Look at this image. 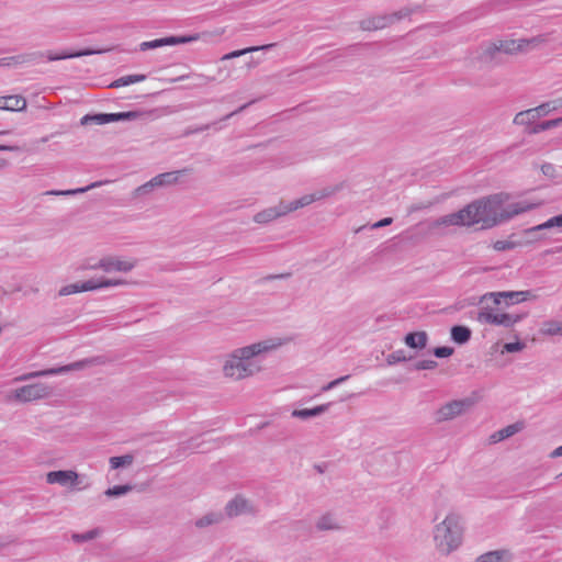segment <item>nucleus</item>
Here are the masks:
<instances>
[{"instance_id": "1", "label": "nucleus", "mask_w": 562, "mask_h": 562, "mask_svg": "<svg viewBox=\"0 0 562 562\" xmlns=\"http://www.w3.org/2000/svg\"><path fill=\"white\" fill-rule=\"evenodd\" d=\"M508 200V193L499 192L470 202L460 209L464 227L477 226L481 229H490L538 206L528 202L507 204Z\"/></svg>"}, {"instance_id": "2", "label": "nucleus", "mask_w": 562, "mask_h": 562, "mask_svg": "<svg viewBox=\"0 0 562 562\" xmlns=\"http://www.w3.org/2000/svg\"><path fill=\"white\" fill-rule=\"evenodd\" d=\"M288 342L280 337L268 338L236 348L225 356L222 372L233 381H243L263 371L261 357L276 351Z\"/></svg>"}, {"instance_id": "3", "label": "nucleus", "mask_w": 562, "mask_h": 562, "mask_svg": "<svg viewBox=\"0 0 562 562\" xmlns=\"http://www.w3.org/2000/svg\"><path fill=\"white\" fill-rule=\"evenodd\" d=\"M546 42V35L519 40L495 38L481 43L471 53V60L479 67H495L503 64L502 55H518L525 53L530 46L536 47Z\"/></svg>"}, {"instance_id": "4", "label": "nucleus", "mask_w": 562, "mask_h": 562, "mask_svg": "<svg viewBox=\"0 0 562 562\" xmlns=\"http://www.w3.org/2000/svg\"><path fill=\"white\" fill-rule=\"evenodd\" d=\"M464 518L454 510H450L445 518L432 528L435 549L441 555H449L457 551L463 542Z\"/></svg>"}, {"instance_id": "5", "label": "nucleus", "mask_w": 562, "mask_h": 562, "mask_svg": "<svg viewBox=\"0 0 562 562\" xmlns=\"http://www.w3.org/2000/svg\"><path fill=\"white\" fill-rule=\"evenodd\" d=\"M527 314H513L494 310L488 306L481 307L477 312L476 319L480 324L501 326L504 328H513L521 322Z\"/></svg>"}, {"instance_id": "6", "label": "nucleus", "mask_w": 562, "mask_h": 562, "mask_svg": "<svg viewBox=\"0 0 562 562\" xmlns=\"http://www.w3.org/2000/svg\"><path fill=\"white\" fill-rule=\"evenodd\" d=\"M413 10L409 8H402L398 11L387 14H380L364 18L360 21V29L363 31H378L391 26L397 21L411 16Z\"/></svg>"}, {"instance_id": "7", "label": "nucleus", "mask_w": 562, "mask_h": 562, "mask_svg": "<svg viewBox=\"0 0 562 562\" xmlns=\"http://www.w3.org/2000/svg\"><path fill=\"white\" fill-rule=\"evenodd\" d=\"M137 266V260L130 258L124 259L119 256H104L100 258L97 262L92 265H88L85 269L88 270H101L104 273L112 272H124L127 273L132 271Z\"/></svg>"}, {"instance_id": "8", "label": "nucleus", "mask_w": 562, "mask_h": 562, "mask_svg": "<svg viewBox=\"0 0 562 562\" xmlns=\"http://www.w3.org/2000/svg\"><path fill=\"white\" fill-rule=\"evenodd\" d=\"M223 513L225 518L234 519L239 516L255 517L258 515L259 509L254 501L243 494H236L225 504Z\"/></svg>"}, {"instance_id": "9", "label": "nucleus", "mask_w": 562, "mask_h": 562, "mask_svg": "<svg viewBox=\"0 0 562 562\" xmlns=\"http://www.w3.org/2000/svg\"><path fill=\"white\" fill-rule=\"evenodd\" d=\"M103 363H104V360L101 357H95V358L76 361L74 363L58 367V368H50V369H45V370H41V371L30 372V373L23 374L21 376H18L15 380L16 381H26V380L38 378V376L57 375V374L66 373L69 371L82 370L89 366L103 364Z\"/></svg>"}, {"instance_id": "10", "label": "nucleus", "mask_w": 562, "mask_h": 562, "mask_svg": "<svg viewBox=\"0 0 562 562\" xmlns=\"http://www.w3.org/2000/svg\"><path fill=\"white\" fill-rule=\"evenodd\" d=\"M224 33V30H217L213 33L204 32L201 34H193L189 36H168L164 38H157L153 41L143 42L139 44V49L142 52H146L148 49H155L167 45H177V44H186L191 43L201 38H204L207 35H216L221 36Z\"/></svg>"}, {"instance_id": "11", "label": "nucleus", "mask_w": 562, "mask_h": 562, "mask_svg": "<svg viewBox=\"0 0 562 562\" xmlns=\"http://www.w3.org/2000/svg\"><path fill=\"white\" fill-rule=\"evenodd\" d=\"M474 402L471 398L453 400L441 405L435 412V419L437 423H445L452 420L464 413H467Z\"/></svg>"}, {"instance_id": "12", "label": "nucleus", "mask_w": 562, "mask_h": 562, "mask_svg": "<svg viewBox=\"0 0 562 562\" xmlns=\"http://www.w3.org/2000/svg\"><path fill=\"white\" fill-rule=\"evenodd\" d=\"M53 387L46 383H33L23 385L13 392V397L18 402L27 403L44 400L53 394Z\"/></svg>"}, {"instance_id": "13", "label": "nucleus", "mask_w": 562, "mask_h": 562, "mask_svg": "<svg viewBox=\"0 0 562 562\" xmlns=\"http://www.w3.org/2000/svg\"><path fill=\"white\" fill-rule=\"evenodd\" d=\"M451 227H464L460 210L428 222V233L431 235H446Z\"/></svg>"}, {"instance_id": "14", "label": "nucleus", "mask_w": 562, "mask_h": 562, "mask_svg": "<svg viewBox=\"0 0 562 562\" xmlns=\"http://www.w3.org/2000/svg\"><path fill=\"white\" fill-rule=\"evenodd\" d=\"M46 483L49 485H59L70 490H81L79 487L81 480L75 470L49 471L45 475Z\"/></svg>"}, {"instance_id": "15", "label": "nucleus", "mask_w": 562, "mask_h": 562, "mask_svg": "<svg viewBox=\"0 0 562 562\" xmlns=\"http://www.w3.org/2000/svg\"><path fill=\"white\" fill-rule=\"evenodd\" d=\"M531 297L532 294L530 291L488 292L481 297L480 302L492 300L495 305H499L504 302L508 306L510 304L525 302Z\"/></svg>"}, {"instance_id": "16", "label": "nucleus", "mask_w": 562, "mask_h": 562, "mask_svg": "<svg viewBox=\"0 0 562 562\" xmlns=\"http://www.w3.org/2000/svg\"><path fill=\"white\" fill-rule=\"evenodd\" d=\"M128 284V282L124 279H89L87 281L80 282V288L82 292L95 291L108 288L123 286Z\"/></svg>"}, {"instance_id": "17", "label": "nucleus", "mask_w": 562, "mask_h": 562, "mask_svg": "<svg viewBox=\"0 0 562 562\" xmlns=\"http://www.w3.org/2000/svg\"><path fill=\"white\" fill-rule=\"evenodd\" d=\"M232 66H227V65H223V66H218L217 68V77H207L205 75H201V74H198V75H187V76H180L176 79H173V81H181L186 78H190V77H193L194 79H196V82L194 83V86H202V85H206L211 81H214L215 79H220V80H226L228 79L231 76H232Z\"/></svg>"}, {"instance_id": "18", "label": "nucleus", "mask_w": 562, "mask_h": 562, "mask_svg": "<svg viewBox=\"0 0 562 562\" xmlns=\"http://www.w3.org/2000/svg\"><path fill=\"white\" fill-rule=\"evenodd\" d=\"M109 49H90V48H87V49H82V50H77V52H67V50H64L59 54H56V53H53V52H48L46 54V58L48 61H57V60H63V59H68V58H77V57H82V56H90V55H95V54H102V53H105L108 52Z\"/></svg>"}, {"instance_id": "19", "label": "nucleus", "mask_w": 562, "mask_h": 562, "mask_svg": "<svg viewBox=\"0 0 562 562\" xmlns=\"http://www.w3.org/2000/svg\"><path fill=\"white\" fill-rule=\"evenodd\" d=\"M315 528L318 531H337L342 527L337 515L334 513H325L316 519Z\"/></svg>"}, {"instance_id": "20", "label": "nucleus", "mask_w": 562, "mask_h": 562, "mask_svg": "<svg viewBox=\"0 0 562 562\" xmlns=\"http://www.w3.org/2000/svg\"><path fill=\"white\" fill-rule=\"evenodd\" d=\"M44 57V53L42 52H34L29 54H21L16 56L11 57H4L0 58V67H11L16 66L21 64H27L32 63L34 60L41 59Z\"/></svg>"}, {"instance_id": "21", "label": "nucleus", "mask_w": 562, "mask_h": 562, "mask_svg": "<svg viewBox=\"0 0 562 562\" xmlns=\"http://www.w3.org/2000/svg\"><path fill=\"white\" fill-rule=\"evenodd\" d=\"M525 428V423L524 422H516L514 424H510L497 431H495L494 434H492L490 436V441L493 442V443H497V442H501L516 434H518L519 431H521L522 429Z\"/></svg>"}, {"instance_id": "22", "label": "nucleus", "mask_w": 562, "mask_h": 562, "mask_svg": "<svg viewBox=\"0 0 562 562\" xmlns=\"http://www.w3.org/2000/svg\"><path fill=\"white\" fill-rule=\"evenodd\" d=\"M539 334L543 337H562V319L550 318L541 323Z\"/></svg>"}, {"instance_id": "23", "label": "nucleus", "mask_w": 562, "mask_h": 562, "mask_svg": "<svg viewBox=\"0 0 562 562\" xmlns=\"http://www.w3.org/2000/svg\"><path fill=\"white\" fill-rule=\"evenodd\" d=\"M26 108V100L21 95L0 97V110L22 111Z\"/></svg>"}, {"instance_id": "24", "label": "nucleus", "mask_w": 562, "mask_h": 562, "mask_svg": "<svg viewBox=\"0 0 562 562\" xmlns=\"http://www.w3.org/2000/svg\"><path fill=\"white\" fill-rule=\"evenodd\" d=\"M187 171H188L187 169H182V170L159 173L154 177V180H155L156 186L159 188L173 186L179 182L180 177L182 175H184Z\"/></svg>"}, {"instance_id": "25", "label": "nucleus", "mask_w": 562, "mask_h": 562, "mask_svg": "<svg viewBox=\"0 0 562 562\" xmlns=\"http://www.w3.org/2000/svg\"><path fill=\"white\" fill-rule=\"evenodd\" d=\"M225 520L224 513L222 512H209L202 517L194 521V526L199 529H203L210 526L220 525Z\"/></svg>"}, {"instance_id": "26", "label": "nucleus", "mask_w": 562, "mask_h": 562, "mask_svg": "<svg viewBox=\"0 0 562 562\" xmlns=\"http://www.w3.org/2000/svg\"><path fill=\"white\" fill-rule=\"evenodd\" d=\"M539 115L536 111L535 108L532 109H528V110H525V111H520L518 112L514 120H513V123L515 125H520V126H533V124L539 120Z\"/></svg>"}, {"instance_id": "27", "label": "nucleus", "mask_w": 562, "mask_h": 562, "mask_svg": "<svg viewBox=\"0 0 562 562\" xmlns=\"http://www.w3.org/2000/svg\"><path fill=\"white\" fill-rule=\"evenodd\" d=\"M405 344L413 349H424L427 346L428 335L426 331L408 333L404 338Z\"/></svg>"}, {"instance_id": "28", "label": "nucleus", "mask_w": 562, "mask_h": 562, "mask_svg": "<svg viewBox=\"0 0 562 562\" xmlns=\"http://www.w3.org/2000/svg\"><path fill=\"white\" fill-rule=\"evenodd\" d=\"M330 406V403L322 404L313 408H303V409H294L292 412V417L307 419L311 417H316L327 412Z\"/></svg>"}, {"instance_id": "29", "label": "nucleus", "mask_w": 562, "mask_h": 562, "mask_svg": "<svg viewBox=\"0 0 562 562\" xmlns=\"http://www.w3.org/2000/svg\"><path fill=\"white\" fill-rule=\"evenodd\" d=\"M110 181L109 180H104V181H95V182H92L91 184L85 187V188H78V189H70V190H50V191H46L44 194L45 195H75V194H78V193H85L93 188H98V187H101L103 184H106L109 183Z\"/></svg>"}, {"instance_id": "30", "label": "nucleus", "mask_w": 562, "mask_h": 562, "mask_svg": "<svg viewBox=\"0 0 562 562\" xmlns=\"http://www.w3.org/2000/svg\"><path fill=\"white\" fill-rule=\"evenodd\" d=\"M273 46H276V44L272 43V44H266V45H261V46H251V47L234 50V52L223 55L221 57L220 61L224 63L226 60L237 58V57L244 56L248 53H252V52H257V50H267V49L272 48Z\"/></svg>"}, {"instance_id": "31", "label": "nucleus", "mask_w": 562, "mask_h": 562, "mask_svg": "<svg viewBox=\"0 0 562 562\" xmlns=\"http://www.w3.org/2000/svg\"><path fill=\"white\" fill-rule=\"evenodd\" d=\"M550 228H559L562 232V213L560 215L553 216L542 224L533 226L531 228L526 229V234H532L538 231H544Z\"/></svg>"}, {"instance_id": "32", "label": "nucleus", "mask_w": 562, "mask_h": 562, "mask_svg": "<svg viewBox=\"0 0 562 562\" xmlns=\"http://www.w3.org/2000/svg\"><path fill=\"white\" fill-rule=\"evenodd\" d=\"M471 334V329L467 326L457 325L451 328V339L459 345L468 342Z\"/></svg>"}, {"instance_id": "33", "label": "nucleus", "mask_w": 562, "mask_h": 562, "mask_svg": "<svg viewBox=\"0 0 562 562\" xmlns=\"http://www.w3.org/2000/svg\"><path fill=\"white\" fill-rule=\"evenodd\" d=\"M276 220H278V217L272 206L261 210L252 216V221L260 225L269 224Z\"/></svg>"}, {"instance_id": "34", "label": "nucleus", "mask_w": 562, "mask_h": 562, "mask_svg": "<svg viewBox=\"0 0 562 562\" xmlns=\"http://www.w3.org/2000/svg\"><path fill=\"white\" fill-rule=\"evenodd\" d=\"M562 108V98L544 102L538 106H536V111L541 119L542 116H547L551 112L558 111Z\"/></svg>"}, {"instance_id": "35", "label": "nucleus", "mask_w": 562, "mask_h": 562, "mask_svg": "<svg viewBox=\"0 0 562 562\" xmlns=\"http://www.w3.org/2000/svg\"><path fill=\"white\" fill-rule=\"evenodd\" d=\"M89 122H92L98 125H104L114 121V114L113 113H99L93 115H85L81 119V124H87Z\"/></svg>"}, {"instance_id": "36", "label": "nucleus", "mask_w": 562, "mask_h": 562, "mask_svg": "<svg viewBox=\"0 0 562 562\" xmlns=\"http://www.w3.org/2000/svg\"><path fill=\"white\" fill-rule=\"evenodd\" d=\"M561 124H562V116L558 117V119H553V120H549V121H544V122L535 124L533 126L530 127L528 133L529 134H539V133H541L543 131L558 127Z\"/></svg>"}, {"instance_id": "37", "label": "nucleus", "mask_w": 562, "mask_h": 562, "mask_svg": "<svg viewBox=\"0 0 562 562\" xmlns=\"http://www.w3.org/2000/svg\"><path fill=\"white\" fill-rule=\"evenodd\" d=\"M344 188V183H338L335 186H328L325 188H322L319 190L314 191L315 200L321 201L324 199H327L329 196L335 195L337 192L341 191Z\"/></svg>"}, {"instance_id": "38", "label": "nucleus", "mask_w": 562, "mask_h": 562, "mask_svg": "<svg viewBox=\"0 0 562 562\" xmlns=\"http://www.w3.org/2000/svg\"><path fill=\"white\" fill-rule=\"evenodd\" d=\"M145 79H146L145 75H130V76L121 77V78L114 80L110 85V87L111 88L125 87V86H128L131 83L142 82Z\"/></svg>"}, {"instance_id": "39", "label": "nucleus", "mask_w": 562, "mask_h": 562, "mask_svg": "<svg viewBox=\"0 0 562 562\" xmlns=\"http://www.w3.org/2000/svg\"><path fill=\"white\" fill-rule=\"evenodd\" d=\"M134 462V457L132 454H124L120 457H111L109 459V463L112 470H116L123 467H130Z\"/></svg>"}, {"instance_id": "40", "label": "nucleus", "mask_w": 562, "mask_h": 562, "mask_svg": "<svg viewBox=\"0 0 562 562\" xmlns=\"http://www.w3.org/2000/svg\"><path fill=\"white\" fill-rule=\"evenodd\" d=\"M507 555V551H491L480 555L475 562H504V558Z\"/></svg>"}, {"instance_id": "41", "label": "nucleus", "mask_w": 562, "mask_h": 562, "mask_svg": "<svg viewBox=\"0 0 562 562\" xmlns=\"http://www.w3.org/2000/svg\"><path fill=\"white\" fill-rule=\"evenodd\" d=\"M133 490V486L130 484L125 485H114L105 490L104 495L108 497H119L130 493Z\"/></svg>"}, {"instance_id": "42", "label": "nucleus", "mask_w": 562, "mask_h": 562, "mask_svg": "<svg viewBox=\"0 0 562 562\" xmlns=\"http://www.w3.org/2000/svg\"><path fill=\"white\" fill-rule=\"evenodd\" d=\"M272 207L276 211V215L278 218L294 212L292 201L291 202L280 201L278 204L273 205Z\"/></svg>"}, {"instance_id": "43", "label": "nucleus", "mask_w": 562, "mask_h": 562, "mask_svg": "<svg viewBox=\"0 0 562 562\" xmlns=\"http://www.w3.org/2000/svg\"><path fill=\"white\" fill-rule=\"evenodd\" d=\"M314 202H316V200H315V195L313 192L308 193V194H304L301 198L292 201L294 211L305 207V206H308Z\"/></svg>"}, {"instance_id": "44", "label": "nucleus", "mask_w": 562, "mask_h": 562, "mask_svg": "<svg viewBox=\"0 0 562 562\" xmlns=\"http://www.w3.org/2000/svg\"><path fill=\"white\" fill-rule=\"evenodd\" d=\"M157 188L158 187L156 186L154 178H151L146 183H144V184L139 186L138 188H136L135 191H134V195L135 196L147 195V194L151 193Z\"/></svg>"}, {"instance_id": "45", "label": "nucleus", "mask_w": 562, "mask_h": 562, "mask_svg": "<svg viewBox=\"0 0 562 562\" xmlns=\"http://www.w3.org/2000/svg\"><path fill=\"white\" fill-rule=\"evenodd\" d=\"M80 292H82V290L80 288V282H77V283H71V284L61 286L58 294L60 296H67V295H71V294H76V293H80Z\"/></svg>"}, {"instance_id": "46", "label": "nucleus", "mask_w": 562, "mask_h": 562, "mask_svg": "<svg viewBox=\"0 0 562 562\" xmlns=\"http://www.w3.org/2000/svg\"><path fill=\"white\" fill-rule=\"evenodd\" d=\"M114 114V121H131L136 120L142 116V113L136 111H128V112H121V113H113Z\"/></svg>"}, {"instance_id": "47", "label": "nucleus", "mask_w": 562, "mask_h": 562, "mask_svg": "<svg viewBox=\"0 0 562 562\" xmlns=\"http://www.w3.org/2000/svg\"><path fill=\"white\" fill-rule=\"evenodd\" d=\"M98 535H99V530L92 529L85 533H75L72 536V539L77 542H83V541H89V540L94 539L95 537H98Z\"/></svg>"}, {"instance_id": "48", "label": "nucleus", "mask_w": 562, "mask_h": 562, "mask_svg": "<svg viewBox=\"0 0 562 562\" xmlns=\"http://www.w3.org/2000/svg\"><path fill=\"white\" fill-rule=\"evenodd\" d=\"M526 347V344L522 341H515V342H506L503 347L502 352H518L524 350Z\"/></svg>"}, {"instance_id": "49", "label": "nucleus", "mask_w": 562, "mask_h": 562, "mask_svg": "<svg viewBox=\"0 0 562 562\" xmlns=\"http://www.w3.org/2000/svg\"><path fill=\"white\" fill-rule=\"evenodd\" d=\"M404 361H406V357L404 356L402 350L392 352L386 358V362L390 366H393V364L398 363V362H404Z\"/></svg>"}, {"instance_id": "50", "label": "nucleus", "mask_w": 562, "mask_h": 562, "mask_svg": "<svg viewBox=\"0 0 562 562\" xmlns=\"http://www.w3.org/2000/svg\"><path fill=\"white\" fill-rule=\"evenodd\" d=\"M438 366L435 360H420L415 363L416 370H432Z\"/></svg>"}, {"instance_id": "51", "label": "nucleus", "mask_w": 562, "mask_h": 562, "mask_svg": "<svg viewBox=\"0 0 562 562\" xmlns=\"http://www.w3.org/2000/svg\"><path fill=\"white\" fill-rule=\"evenodd\" d=\"M453 353V348L451 347H437L434 349V355L437 358H447Z\"/></svg>"}, {"instance_id": "52", "label": "nucleus", "mask_w": 562, "mask_h": 562, "mask_svg": "<svg viewBox=\"0 0 562 562\" xmlns=\"http://www.w3.org/2000/svg\"><path fill=\"white\" fill-rule=\"evenodd\" d=\"M432 205L431 202L412 204L408 209V213H415L425 209H429Z\"/></svg>"}, {"instance_id": "53", "label": "nucleus", "mask_w": 562, "mask_h": 562, "mask_svg": "<svg viewBox=\"0 0 562 562\" xmlns=\"http://www.w3.org/2000/svg\"><path fill=\"white\" fill-rule=\"evenodd\" d=\"M512 247H513V244L510 241H506V240H497L494 244V249H496L498 251L506 250V249H509Z\"/></svg>"}, {"instance_id": "54", "label": "nucleus", "mask_w": 562, "mask_h": 562, "mask_svg": "<svg viewBox=\"0 0 562 562\" xmlns=\"http://www.w3.org/2000/svg\"><path fill=\"white\" fill-rule=\"evenodd\" d=\"M211 126V124H205V125H202V126H199V127H195V128H189L186 131V135H191V134H196V133H201V132H204L206 130H209Z\"/></svg>"}, {"instance_id": "55", "label": "nucleus", "mask_w": 562, "mask_h": 562, "mask_svg": "<svg viewBox=\"0 0 562 562\" xmlns=\"http://www.w3.org/2000/svg\"><path fill=\"white\" fill-rule=\"evenodd\" d=\"M392 222H393L392 217H385V218H382L381 221L374 223L372 225V228L384 227V226H387V225L392 224Z\"/></svg>"}, {"instance_id": "56", "label": "nucleus", "mask_w": 562, "mask_h": 562, "mask_svg": "<svg viewBox=\"0 0 562 562\" xmlns=\"http://www.w3.org/2000/svg\"><path fill=\"white\" fill-rule=\"evenodd\" d=\"M541 170H542L543 175H546V176H550V177H552V176H553V173H554V171H555V169H554L553 165H551V164H544V165H542V166H541Z\"/></svg>"}, {"instance_id": "57", "label": "nucleus", "mask_w": 562, "mask_h": 562, "mask_svg": "<svg viewBox=\"0 0 562 562\" xmlns=\"http://www.w3.org/2000/svg\"><path fill=\"white\" fill-rule=\"evenodd\" d=\"M349 379V375H344V376H340L336 380H333L328 383V386L331 389L338 386L339 384H341L342 382L347 381Z\"/></svg>"}, {"instance_id": "58", "label": "nucleus", "mask_w": 562, "mask_h": 562, "mask_svg": "<svg viewBox=\"0 0 562 562\" xmlns=\"http://www.w3.org/2000/svg\"><path fill=\"white\" fill-rule=\"evenodd\" d=\"M251 103H252V102H249V103L243 104L241 106H239V108H238L237 110H235L234 112H232V113H229V114L225 115V116L223 117V120H228V119H231V117H232V116H234L235 114H237V113H239V112L244 111V110H245L249 104H251Z\"/></svg>"}, {"instance_id": "59", "label": "nucleus", "mask_w": 562, "mask_h": 562, "mask_svg": "<svg viewBox=\"0 0 562 562\" xmlns=\"http://www.w3.org/2000/svg\"><path fill=\"white\" fill-rule=\"evenodd\" d=\"M550 457L551 458H560L562 457V445L558 448H555L551 453H550Z\"/></svg>"}, {"instance_id": "60", "label": "nucleus", "mask_w": 562, "mask_h": 562, "mask_svg": "<svg viewBox=\"0 0 562 562\" xmlns=\"http://www.w3.org/2000/svg\"><path fill=\"white\" fill-rule=\"evenodd\" d=\"M19 148L16 146L0 145V151H15Z\"/></svg>"}, {"instance_id": "61", "label": "nucleus", "mask_w": 562, "mask_h": 562, "mask_svg": "<svg viewBox=\"0 0 562 562\" xmlns=\"http://www.w3.org/2000/svg\"><path fill=\"white\" fill-rule=\"evenodd\" d=\"M304 69H297V70H294L290 74V76H294V75H300L301 72H303Z\"/></svg>"}, {"instance_id": "62", "label": "nucleus", "mask_w": 562, "mask_h": 562, "mask_svg": "<svg viewBox=\"0 0 562 562\" xmlns=\"http://www.w3.org/2000/svg\"><path fill=\"white\" fill-rule=\"evenodd\" d=\"M329 390L330 387L328 386V383L322 387V392H327Z\"/></svg>"}, {"instance_id": "63", "label": "nucleus", "mask_w": 562, "mask_h": 562, "mask_svg": "<svg viewBox=\"0 0 562 562\" xmlns=\"http://www.w3.org/2000/svg\"><path fill=\"white\" fill-rule=\"evenodd\" d=\"M48 140V136H45L41 139L42 143H46Z\"/></svg>"}, {"instance_id": "64", "label": "nucleus", "mask_w": 562, "mask_h": 562, "mask_svg": "<svg viewBox=\"0 0 562 562\" xmlns=\"http://www.w3.org/2000/svg\"><path fill=\"white\" fill-rule=\"evenodd\" d=\"M557 251H558V252L562 251V246L558 247V248H557Z\"/></svg>"}]
</instances>
